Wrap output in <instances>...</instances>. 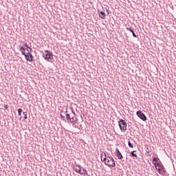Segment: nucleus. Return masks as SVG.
<instances>
[{
    "label": "nucleus",
    "mask_w": 176,
    "mask_h": 176,
    "mask_svg": "<svg viewBox=\"0 0 176 176\" xmlns=\"http://www.w3.org/2000/svg\"><path fill=\"white\" fill-rule=\"evenodd\" d=\"M25 58H26L27 61H34V59L30 58V55L28 52V54H25Z\"/></svg>",
    "instance_id": "10"
},
{
    "label": "nucleus",
    "mask_w": 176,
    "mask_h": 176,
    "mask_svg": "<svg viewBox=\"0 0 176 176\" xmlns=\"http://www.w3.org/2000/svg\"><path fill=\"white\" fill-rule=\"evenodd\" d=\"M43 57L47 61H52L53 58V53L50 50H45L43 54Z\"/></svg>",
    "instance_id": "2"
},
{
    "label": "nucleus",
    "mask_w": 176,
    "mask_h": 176,
    "mask_svg": "<svg viewBox=\"0 0 176 176\" xmlns=\"http://www.w3.org/2000/svg\"><path fill=\"white\" fill-rule=\"evenodd\" d=\"M99 17H100V19H105V17H107V14H105V12L101 11L100 13H99Z\"/></svg>",
    "instance_id": "9"
},
{
    "label": "nucleus",
    "mask_w": 176,
    "mask_h": 176,
    "mask_svg": "<svg viewBox=\"0 0 176 176\" xmlns=\"http://www.w3.org/2000/svg\"><path fill=\"white\" fill-rule=\"evenodd\" d=\"M73 115H74V116H76V114L75 113V111H74V110L72 111Z\"/></svg>",
    "instance_id": "28"
},
{
    "label": "nucleus",
    "mask_w": 176,
    "mask_h": 176,
    "mask_svg": "<svg viewBox=\"0 0 176 176\" xmlns=\"http://www.w3.org/2000/svg\"><path fill=\"white\" fill-rule=\"evenodd\" d=\"M77 167H78V170L77 171L78 174H81V175H86V173H82V166L80 165H78Z\"/></svg>",
    "instance_id": "8"
},
{
    "label": "nucleus",
    "mask_w": 176,
    "mask_h": 176,
    "mask_svg": "<svg viewBox=\"0 0 176 176\" xmlns=\"http://www.w3.org/2000/svg\"><path fill=\"white\" fill-rule=\"evenodd\" d=\"M26 50H27L28 53H30V52H31V50H30V49H28Z\"/></svg>",
    "instance_id": "30"
},
{
    "label": "nucleus",
    "mask_w": 176,
    "mask_h": 176,
    "mask_svg": "<svg viewBox=\"0 0 176 176\" xmlns=\"http://www.w3.org/2000/svg\"><path fill=\"white\" fill-rule=\"evenodd\" d=\"M118 126L122 133H126L127 131V122L123 119H120L118 121Z\"/></svg>",
    "instance_id": "1"
},
{
    "label": "nucleus",
    "mask_w": 176,
    "mask_h": 176,
    "mask_svg": "<svg viewBox=\"0 0 176 176\" xmlns=\"http://www.w3.org/2000/svg\"><path fill=\"white\" fill-rule=\"evenodd\" d=\"M22 112H23L22 109H18V115H19V116H21Z\"/></svg>",
    "instance_id": "17"
},
{
    "label": "nucleus",
    "mask_w": 176,
    "mask_h": 176,
    "mask_svg": "<svg viewBox=\"0 0 176 176\" xmlns=\"http://www.w3.org/2000/svg\"><path fill=\"white\" fill-rule=\"evenodd\" d=\"M128 145L129 148H134V146H133V143L130 141L128 142Z\"/></svg>",
    "instance_id": "18"
},
{
    "label": "nucleus",
    "mask_w": 176,
    "mask_h": 176,
    "mask_svg": "<svg viewBox=\"0 0 176 176\" xmlns=\"http://www.w3.org/2000/svg\"><path fill=\"white\" fill-rule=\"evenodd\" d=\"M137 151H133L131 152V155L133 156V157H137V154L135 153Z\"/></svg>",
    "instance_id": "14"
},
{
    "label": "nucleus",
    "mask_w": 176,
    "mask_h": 176,
    "mask_svg": "<svg viewBox=\"0 0 176 176\" xmlns=\"http://www.w3.org/2000/svg\"><path fill=\"white\" fill-rule=\"evenodd\" d=\"M154 166L157 168V170L159 171L160 174H166V169L164 168V166L162 164L154 163Z\"/></svg>",
    "instance_id": "3"
},
{
    "label": "nucleus",
    "mask_w": 176,
    "mask_h": 176,
    "mask_svg": "<svg viewBox=\"0 0 176 176\" xmlns=\"http://www.w3.org/2000/svg\"><path fill=\"white\" fill-rule=\"evenodd\" d=\"M109 159L107 160V162H104L106 166L108 167H116V164H115V160L112 157H107Z\"/></svg>",
    "instance_id": "4"
},
{
    "label": "nucleus",
    "mask_w": 176,
    "mask_h": 176,
    "mask_svg": "<svg viewBox=\"0 0 176 176\" xmlns=\"http://www.w3.org/2000/svg\"><path fill=\"white\" fill-rule=\"evenodd\" d=\"M82 171L84 172V174H85V175H87V170L85 168H82Z\"/></svg>",
    "instance_id": "23"
},
{
    "label": "nucleus",
    "mask_w": 176,
    "mask_h": 176,
    "mask_svg": "<svg viewBox=\"0 0 176 176\" xmlns=\"http://www.w3.org/2000/svg\"><path fill=\"white\" fill-rule=\"evenodd\" d=\"M60 119H62L63 122H65V116H63V114H60Z\"/></svg>",
    "instance_id": "19"
},
{
    "label": "nucleus",
    "mask_w": 176,
    "mask_h": 176,
    "mask_svg": "<svg viewBox=\"0 0 176 176\" xmlns=\"http://www.w3.org/2000/svg\"><path fill=\"white\" fill-rule=\"evenodd\" d=\"M65 116H66L67 122L69 123V122H71V118H72L71 115H69V113H66Z\"/></svg>",
    "instance_id": "13"
},
{
    "label": "nucleus",
    "mask_w": 176,
    "mask_h": 176,
    "mask_svg": "<svg viewBox=\"0 0 176 176\" xmlns=\"http://www.w3.org/2000/svg\"><path fill=\"white\" fill-rule=\"evenodd\" d=\"M23 46L26 47L27 50L29 49L30 50V52H32V48L30 47L27 43L23 44Z\"/></svg>",
    "instance_id": "16"
},
{
    "label": "nucleus",
    "mask_w": 176,
    "mask_h": 176,
    "mask_svg": "<svg viewBox=\"0 0 176 176\" xmlns=\"http://www.w3.org/2000/svg\"><path fill=\"white\" fill-rule=\"evenodd\" d=\"M4 109L6 110H8L9 109V106L8 104L4 105Z\"/></svg>",
    "instance_id": "24"
},
{
    "label": "nucleus",
    "mask_w": 176,
    "mask_h": 176,
    "mask_svg": "<svg viewBox=\"0 0 176 176\" xmlns=\"http://www.w3.org/2000/svg\"><path fill=\"white\" fill-rule=\"evenodd\" d=\"M153 162H155V163H156V164H157V158L156 157H153Z\"/></svg>",
    "instance_id": "22"
},
{
    "label": "nucleus",
    "mask_w": 176,
    "mask_h": 176,
    "mask_svg": "<svg viewBox=\"0 0 176 176\" xmlns=\"http://www.w3.org/2000/svg\"><path fill=\"white\" fill-rule=\"evenodd\" d=\"M104 157L107 158L109 157V156H107V154L105 153H104Z\"/></svg>",
    "instance_id": "27"
},
{
    "label": "nucleus",
    "mask_w": 176,
    "mask_h": 176,
    "mask_svg": "<svg viewBox=\"0 0 176 176\" xmlns=\"http://www.w3.org/2000/svg\"><path fill=\"white\" fill-rule=\"evenodd\" d=\"M32 52H28L29 54V57H30V58H32V60H34V56H32V54H31Z\"/></svg>",
    "instance_id": "20"
},
{
    "label": "nucleus",
    "mask_w": 176,
    "mask_h": 176,
    "mask_svg": "<svg viewBox=\"0 0 176 176\" xmlns=\"http://www.w3.org/2000/svg\"><path fill=\"white\" fill-rule=\"evenodd\" d=\"M23 115H24V120H27V118H28L27 112H23Z\"/></svg>",
    "instance_id": "21"
},
{
    "label": "nucleus",
    "mask_w": 176,
    "mask_h": 176,
    "mask_svg": "<svg viewBox=\"0 0 176 176\" xmlns=\"http://www.w3.org/2000/svg\"><path fill=\"white\" fill-rule=\"evenodd\" d=\"M74 171H76V173H78L79 168H76V167H74Z\"/></svg>",
    "instance_id": "25"
},
{
    "label": "nucleus",
    "mask_w": 176,
    "mask_h": 176,
    "mask_svg": "<svg viewBox=\"0 0 176 176\" xmlns=\"http://www.w3.org/2000/svg\"><path fill=\"white\" fill-rule=\"evenodd\" d=\"M136 115L138 118L141 119V120H143V122H146V116L144 113H142V111H138L136 112Z\"/></svg>",
    "instance_id": "5"
},
{
    "label": "nucleus",
    "mask_w": 176,
    "mask_h": 176,
    "mask_svg": "<svg viewBox=\"0 0 176 176\" xmlns=\"http://www.w3.org/2000/svg\"><path fill=\"white\" fill-rule=\"evenodd\" d=\"M116 156L119 159V160H122L123 159V155H122V153H120V151L119 149H116Z\"/></svg>",
    "instance_id": "6"
},
{
    "label": "nucleus",
    "mask_w": 176,
    "mask_h": 176,
    "mask_svg": "<svg viewBox=\"0 0 176 176\" xmlns=\"http://www.w3.org/2000/svg\"><path fill=\"white\" fill-rule=\"evenodd\" d=\"M127 31H129L133 34V38H137V34L134 32V30L131 28H126Z\"/></svg>",
    "instance_id": "7"
},
{
    "label": "nucleus",
    "mask_w": 176,
    "mask_h": 176,
    "mask_svg": "<svg viewBox=\"0 0 176 176\" xmlns=\"http://www.w3.org/2000/svg\"><path fill=\"white\" fill-rule=\"evenodd\" d=\"M106 12L107 13V15L108 16V14H109V10H107Z\"/></svg>",
    "instance_id": "29"
},
{
    "label": "nucleus",
    "mask_w": 176,
    "mask_h": 176,
    "mask_svg": "<svg viewBox=\"0 0 176 176\" xmlns=\"http://www.w3.org/2000/svg\"><path fill=\"white\" fill-rule=\"evenodd\" d=\"M19 51L21 52V54L25 56V48H24V47H21L19 49Z\"/></svg>",
    "instance_id": "12"
},
{
    "label": "nucleus",
    "mask_w": 176,
    "mask_h": 176,
    "mask_svg": "<svg viewBox=\"0 0 176 176\" xmlns=\"http://www.w3.org/2000/svg\"><path fill=\"white\" fill-rule=\"evenodd\" d=\"M76 117L72 116L69 123H76Z\"/></svg>",
    "instance_id": "11"
},
{
    "label": "nucleus",
    "mask_w": 176,
    "mask_h": 176,
    "mask_svg": "<svg viewBox=\"0 0 176 176\" xmlns=\"http://www.w3.org/2000/svg\"><path fill=\"white\" fill-rule=\"evenodd\" d=\"M146 152H147V153H149V152H151V150L149 149V147L146 148Z\"/></svg>",
    "instance_id": "26"
},
{
    "label": "nucleus",
    "mask_w": 176,
    "mask_h": 176,
    "mask_svg": "<svg viewBox=\"0 0 176 176\" xmlns=\"http://www.w3.org/2000/svg\"><path fill=\"white\" fill-rule=\"evenodd\" d=\"M100 157H101V161L102 162H104V163H107V162H108L109 157H107H107H104L103 160H102V154L101 155Z\"/></svg>",
    "instance_id": "15"
}]
</instances>
